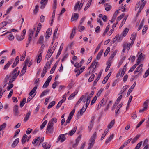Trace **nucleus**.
Listing matches in <instances>:
<instances>
[{
	"label": "nucleus",
	"instance_id": "f8f14e48",
	"mask_svg": "<svg viewBox=\"0 0 149 149\" xmlns=\"http://www.w3.org/2000/svg\"><path fill=\"white\" fill-rule=\"evenodd\" d=\"M48 0H41L40 1V4L41 5L40 8L41 9H44L47 4Z\"/></svg>",
	"mask_w": 149,
	"mask_h": 149
},
{
	"label": "nucleus",
	"instance_id": "f257e3e1",
	"mask_svg": "<svg viewBox=\"0 0 149 149\" xmlns=\"http://www.w3.org/2000/svg\"><path fill=\"white\" fill-rule=\"evenodd\" d=\"M18 68H19L17 67L9 75L10 77L13 78L14 79H16L17 78L20 73L19 70L17 72Z\"/></svg>",
	"mask_w": 149,
	"mask_h": 149
},
{
	"label": "nucleus",
	"instance_id": "393cba45",
	"mask_svg": "<svg viewBox=\"0 0 149 149\" xmlns=\"http://www.w3.org/2000/svg\"><path fill=\"white\" fill-rule=\"evenodd\" d=\"M63 43H62L60 46V48L59 49V50L58 51V52L56 56V58H57V57H58L59 55L60 54L61 51H62L63 47Z\"/></svg>",
	"mask_w": 149,
	"mask_h": 149
},
{
	"label": "nucleus",
	"instance_id": "7c9ffc66",
	"mask_svg": "<svg viewBox=\"0 0 149 149\" xmlns=\"http://www.w3.org/2000/svg\"><path fill=\"white\" fill-rule=\"evenodd\" d=\"M109 131V129L107 128L105 129V131L104 133L102 135V136L101 138V140H102L105 137V136L107 134V133Z\"/></svg>",
	"mask_w": 149,
	"mask_h": 149
},
{
	"label": "nucleus",
	"instance_id": "412c9836",
	"mask_svg": "<svg viewBox=\"0 0 149 149\" xmlns=\"http://www.w3.org/2000/svg\"><path fill=\"white\" fill-rule=\"evenodd\" d=\"M81 138V135H79L78 137L76 139L75 143L73 145V147L76 146L79 143Z\"/></svg>",
	"mask_w": 149,
	"mask_h": 149
},
{
	"label": "nucleus",
	"instance_id": "de8ad7c7",
	"mask_svg": "<svg viewBox=\"0 0 149 149\" xmlns=\"http://www.w3.org/2000/svg\"><path fill=\"white\" fill-rule=\"evenodd\" d=\"M26 101V98H24L23 99V100L21 102L20 104L21 107H22L24 106L25 104Z\"/></svg>",
	"mask_w": 149,
	"mask_h": 149
},
{
	"label": "nucleus",
	"instance_id": "5fc2aeb1",
	"mask_svg": "<svg viewBox=\"0 0 149 149\" xmlns=\"http://www.w3.org/2000/svg\"><path fill=\"white\" fill-rule=\"evenodd\" d=\"M13 8V7L12 6H11L7 10L6 12V13L5 14L3 15V16L4 17L5 16H6L7 15L10 13V12L11 11L12 9Z\"/></svg>",
	"mask_w": 149,
	"mask_h": 149
},
{
	"label": "nucleus",
	"instance_id": "aec40b11",
	"mask_svg": "<svg viewBox=\"0 0 149 149\" xmlns=\"http://www.w3.org/2000/svg\"><path fill=\"white\" fill-rule=\"evenodd\" d=\"M115 120H112L110 123L108 124L107 126V129H111L113 126L115 124Z\"/></svg>",
	"mask_w": 149,
	"mask_h": 149
},
{
	"label": "nucleus",
	"instance_id": "a211bd4d",
	"mask_svg": "<svg viewBox=\"0 0 149 149\" xmlns=\"http://www.w3.org/2000/svg\"><path fill=\"white\" fill-rule=\"evenodd\" d=\"M13 61V60H11L9 61L8 63L5 65L3 68L4 70L7 69L9 67L10 65L12 63Z\"/></svg>",
	"mask_w": 149,
	"mask_h": 149
},
{
	"label": "nucleus",
	"instance_id": "e433bc0d",
	"mask_svg": "<svg viewBox=\"0 0 149 149\" xmlns=\"http://www.w3.org/2000/svg\"><path fill=\"white\" fill-rule=\"evenodd\" d=\"M10 77L9 75H7L6 76V78L5 79L4 81V85H3V88L5 87V86L6 85V84H7V82L8 81V79Z\"/></svg>",
	"mask_w": 149,
	"mask_h": 149
},
{
	"label": "nucleus",
	"instance_id": "c756f323",
	"mask_svg": "<svg viewBox=\"0 0 149 149\" xmlns=\"http://www.w3.org/2000/svg\"><path fill=\"white\" fill-rule=\"evenodd\" d=\"M129 30V28H125L124 30L123 33H122L121 35H122L123 37L125 36Z\"/></svg>",
	"mask_w": 149,
	"mask_h": 149
},
{
	"label": "nucleus",
	"instance_id": "ea45409f",
	"mask_svg": "<svg viewBox=\"0 0 149 149\" xmlns=\"http://www.w3.org/2000/svg\"><path fill=\"white\" fill-rule=\"evenodd\" d=\"M140 135H137L134 138H133L132 141V143H134L139 138Z\"/></svg>",
	"mask_w": 149,
	"mask_h": 149
},
{
	"label": "nucleus",
	"instance_id": "f704fd0d",
	"mask_svg": "<svg viewBox=\"0 0 149 149\" xmlns=\"http://www.w3.org/2000/svg\"><path fill=\"white\" fill-rule=\"evenodd\" d=\"M16 38L18 41H21L24 39V36H23V35H21L20 36L17 35Z\"/></svg>",
	"mask_w": 149,
	"mask_h": 149
},
{
	"label": "nucleus",
	"instance_id": "9d476101",
	"mask_svg": "<svg viewBox=\"0 0 149 149\" xmlns=\"http://www.w3.org/2000/svg\"><path fill=\"white\" fill-rule=\"evenodd\" d=\"M35 30V28H33L32 29H29V37L28 38L30 39H31L33 36V33Z\"/></svg>",
	"mask_w": 149,
	"mask_h": 149
},
{
	"label": "nucleus",
	"instance_id": "4be33fe9",
	"mask_svg": "<svg viewBox=\"0 0 149 149\" xmlns=\"http://www.w3.org/2000/svg\"><path fill=\"white\" fill-rule=\"evenodd\" d=\"M133 44H132V42H131V43H126L124 45L123 47H124V48H125L127 49H128V50H129L130 48V46H132Z\"/></svg>",
	"mask_w": 149,
	"mask_h": 149
},
{
	"label": "nucleus",
	"instance_id": "5701e85b",
	"mask_svg": "<svg viewBox=\"0 0 149 149\" xmlns=\"http://www.w3.org/2000/svg\"><path fill=\"white\" fill-rule=\"evenodd\" d=\"M114 137L113 134H112L109 136V137L108 138L106 141L105 142V144H107L109 143L112 140V139H113Z\"/></svg>",
	"mask_w": 149,
	"mask_h": 149
},
{
	"label": "nucleus",
	"instance_id": "20e7f679",
	"mask_svg": "<svg viewBox=\"0 0 149 149\" xmlns=\"http://www.w3.org/2000/svg\"><path fill=\"white\" fill-rule=\"evenodd\" d=\"M87 107H85L84 106L80 110V111H79L78 113L77 116V119H79L80 117L83 114V113L85 111Z\"/></svg>",
	"mask_w": 149,
	"mask_h": 149
},
{
	"label": "nucleus",
	"instance_id": "dca6fc26",
	"mask_svg": "<svg viewBox=\"0 0 149 149\" xmlns=\"http://www.w3.org/2000/svg\"><path fill=\"white\" fill-rule=\"evenodd\" d=\"M37 55H38V57L37 60V62L38 64L40 62L42 59V53L38 52Z\"/></svg>",
	"mask_w": 149,
	"mask_h": 149
},
{
	"label": "nucleus",
	"instance_id": "58836bf2",
	"mask_svg": "<svg viewBox=\"0 0 149 149\" xmlns=\"http://www.w3.org/2000/svg\"><path fill=\"white\" fill-rule=\"evenodd\" d=\"M117 52V50H115L113 53L111 55L110 57L109 58V60L110 61H112L113 58L114 57L115 55H116Z\"/></svg>",
	"mask_w": 149,
	"mask_h": 149
},
{
	"label": "nucleus",
	"instance_id": "473e14b6",
	"mask_svg": "<svg viewBox=\"0 0 149 149\" xmlns=\"http://www.w3.org/2000/svg\"><path fill=\"white\" fill-rule=\"evenodd\" d=\"M49 91V89H46L43 91L41 93V95L40 96V97H41L44 95L47 94L48 93Z\"/></svg>",
	"mask_w": 149,
	"mask_h": 149
},
{
	"label": "nucleus",
	"instance_id": "bf43d9fd",
	"mask_svg": "<svg viewBox=\"0 0 149 149\" xmlns=\"http://www.w3.org/2000/svg\"><path fill=\"white\" fill-rule=\"evenodd\" d=\"M77 93H74L72 94L68 98V100H71L75 96V95L77 94Z\"/></svg>",
	"mask_w": 149,
	"mask_h": 149
},
{
	"label": "nucleus",
	"instance_id": "37998d69",
	"mask_svg": "<svg viewBox=\"0 0 149 149\" xmlns=\"http://www.w3.org/2000/svg\"><path fill=\"white\" fill-rule=\"evenodd\" d=\"M56 102L55 101H52L49 104L47 108L48 109H49L51 108L55 104Z\"/></svg>",
	"mask_w": 149,
	"mask_h": 149
},
{
	"label": "nucleus",
	"instance_id": "680f3d73",
	"mask_svg": "<svg viewBox=\"0 0 149 149\" xmlns=\"http://www.w3.org/2000/svg\"><path fill=\"white\" fill-rule=\"evenodd\" d=\"M110 48L108 47L107 48L104 53V56H106L108 54L109 52L110 51Z\"/></svg>",
	"mask_w": 149,
	"mask_h": 149
},
{
	"label": "nucleus",
	"instance_id": "603ef678",
	"mask_svg": "<svg viewBox=\"0 0 149 149\" xmlns=\"http://www.w3.org/2000/svg\"><path fill=\"white\" fill-rule=\"evenodd\" d=\"M75 109H73L72 110L70 113L69 115V116L68 117L71 118H72L73 115H74V114L75 113Z\"/></svg>",
	"mask_w": 149,
	"mask_h": 149
},
{
	"label": "nucleus",
	"instance_id": "9b49d317",
	"mask_svg": "<svg viewBox=\"0 0 149 149\" xmlns=\"http://www.w3.org/2000/svg\"><path fill=\"white\" fill-rule=\"evenodd\" d=\"M82 6L83 4L81 5V6L80 7L81 4H80V2H77L76 3L74 6V10L76 11L78 9H79V10L81 9V8H82Z\"/></svg>",
	"mask_w": 149,
	"mask_h": 149
},
{
	"label": "nucleus",
	"instance_id": "72a5a7b5",
	"mask_svg": "<svg viewBox=\"0 0 149 149\" xmlns=\"http://www.w3.org/2000/svg\"><path fill=\"white\" fill-rule=\"evenodd\" d=\"M37 88L36 86L34 87L29 93L30 96H32L34 93H36V90Z\"/></svg>",
	"mask_w": 149,
	"mask_h": 149
},
{
	"label": "nucleus",
	"instance_id": "49530a36",
	"mask_svg": "<svg viewBox=\"0 0 149 149\" xmlns=\"http://www.w3.org/2000/svg\"><path fill=\"white\" fill-rule=\"evenodd\" d=\"M47 122V120H45L43 123L41 124L40 127V129H43L45 127V125L46 124Z\"/></svg>",
	"mask_w": 149,
	"mask_h": 149
},
{
	"label": "nucleus",
	"instance_id": "bb28decb",
	"mask_svg": "<svg viewBox=\"0 0 149 149\" xmlns=\"http://www.w3.org/2000/svg\"><path fill=\"white\" fill-rule=\"evenodd\" d=\"M104 6L105 7V10L107 11L109 10L111 8V6L109 3L105 4Z\"/></svg>",
	"mask_w": 149,
	"mask_h": 149
},
{
	"label": "nucleus",
	"instance_id": "e2e57ef3",
	"mask_svg": "<svg viewBox=\"0 0 149 149\" xmlns=\"http://www.w3.org/2000/svg\"><path fill=\"white\" fill-rule=\"evenodd\" d=\"M145 119H143L141 121H140L139 123L137 125L136 128H138L142 124V123L145 121Z\"/></svg>",
	"mask_w": 149,
	"mask_h": 149
},
{
	"label": "nucleus",
	"instance_id": "c9c22d12",
	"mask_svg": "<svg viewBox=\"0 0 149 149\" xmlns=\"http://www.w3.org/2000/svg\"><path fill=\"white\" fill-rule=\"evenodd\" d=\"M19 141V138L16 139L13 142V143L12 144V146L13 147H15Z\"/></svg>",
	"mask_w": 149,
	"mask_h": 149
},
{
	"label": "nucleus",
	"instance_id": "0eeeda50",
	"mask_svg": "<svg viewBox=\"0 0 149 149\" xmlns=\"http://www.w3.org/2000/svg\"><path fill=\"white\" fill-rule=\"evenodd\" d=\"M53 52H54L51 50V46H50L48 50L45 58H47V59H49L53 54Z\"/></svg>",
	"mask_w": 149,
	"mask_h": 149
},
{
	"label": "nucleus",
	"instance_id": "8fccbe9b",
	"mask_svg": "<svg viewBox=\"0 0 149 149\" xmlns=\"http://www.w3.org/2000/svg\"><path fill=\"white\" fill-rule=\"evenodd\" d=\"M52 63L51 61L49 63V62H47L46 64L45 65V66L44 68L45 67V69L46 70H47L48 68H49L50 66Z\"/></svg>",
	"mask_w": 149,
	"mask_h": 149
},
{
	"label": "nucleus",
	"instance_id": "6e6552de",
	"mask_svg": "<svg viewBox=\"0 0 149 149\" xmlns=\"http://www.w3.org/2000/svg\"><path fill=\"white\" fill-rule=\"evenodd\" d=\"M13 111L14 114L15 116H18L19 114L18 110V106L17 105H16L14 106Z\"/></svg>",
	"mask_w": 149,
	"mask_h": 149
},
{
	"label": "nucleus",
	"instance_id": "2eb2a0df",
	"mask_svg": "<svg viewBox=\"0 0 149 149\" xmlns=\"http://www.w3.org/2000/svg\"><path fill=\"white\" fill-rule=\"evenodd\" d=\"M95 142V140L94 139H93V138H91L89 143V146L88 149H91V148H92V147L93 146V145L94 144Z\"/></svg>",
	"mask_w": 149,
	"mask_h": 149
},
{
	"label": "nucleus",
	"instance_id": "0e129e2a",
	"mask_svg": "<svg viewBox=\"0 0 149 149\" xmlns=\"http://www.w3.org/2000/svg\"><path fill=\"white\" fill-rule=\"evenodd\" d=\"M6 126V123H3L2 125H0V131L5 128Z\"/></svg>",
	"mask_w": 149,
	"mask_h": 149
},
{
	"label": "nucleus",
	"instance_id": "2f4dec72",
	"mask_svg": "<svg viewBox=\"0 0 149 149\" xmlns=\"http://www.w3.org/2000/svg\"><path fill=\"white\" fill-rule=\"evenodd\" d=\"M77 128V127H74L71 131H70L69 135L70 136L72 135L76 132Z\"/></svg>",
	"mask_w": 149,
	"mask_h": 149
},
{
	"label": "nucleus",
	"instance_id": "09e8293b",
	"mask_svg": "<svg viewBox=\"0 0 149 149\" xmlns=\"http://www.w3.org/2000/svg\"><path fill=\"white\" fill-rule=\"evenodd\" d=\"M26 51H25L23 53V54L22 55L20 59L21 61H22L24 60L26 55Z\"/></svg>",
	"mask_w": 149,
	"mask_h": 149
},
{
	"label": "nucleus",
	"instance_id": "774afa93",
	"mask_svg": "<svg viewBox=\"0 0 149 149\" xmlns=\"http://www.w3.org/2000/svg\"><path fill=\"white\" fill-rule=\"evenodd\" d=\"M97 99V97L96 96H95L94 97L93 99H92L91 103V105H93Z\"/></svg>",
	"mask_w": 149,
	"mask_h": 149
},
{
	"label": "nucleus",
	"instance_id": "4468645a",
	"mask_svg": "<svg viewBox=\"0 0 149 149\" xmlns=\"http://www.w3.org/2000/svg\"><path fill=\"white\" fill-rule=\"evenodd\" d=\"M57 121V119L56 118H52L49 122L48 125L53 126L54 122L56 123Z\"/></svg>",
	"mask_w": 149,
	"mask_h": 149
},
{
	"label": "nucleus",
	"instance_id": "cd10ccee",
	"mask_svg": "<svg viewBox=\"0 0 149 149\" xmlns=\"http://www.w3.org/2000/svg\"><path fill=\"white\" fill-rule=\"evenodd\" d=\"M132 138H130L128 140L126 141L124 143L123 145H122L120 147V148H123L124 147L126 146L130 142V141L131 140Z\"/></svg>",
	"mask_w": 149,
	"mask_h": 149
},
{
	"label": "nucleus",
	"instance_id": "4d7b16f0",
	"mask_svg": "<svg viewBox=\"0 0 149 149\" xmlns=\"http://www.w3.org/2000/svg\"><path fill=\"white\" fill-rule=\"evenodd\" d=\"M95 76V75L94 74H93L88 79V82H91L94 79Z\"/></svg>",
	"mask_w": 149,
	"mask_h": 149
},
{
	"label": "nucleus",
	"instance_id": "a878e982",
	"mask_svg": "<svg viewBox=\"0 0 149 149\" xmlns=\"http://www.w3.org/2000/svg\"><path fill=\"white\" fill-rule=\"evenodd\" d=\"M103 50H101L98 53V54H97L96 57V59L97 60H99L100 58H101V57L102 55V53L103 52Z\"/></svg>",
	"mask_w": 149,
	"mask_h": 149
},
{
	"label": "nucleus",
	"instance_id": "f03ea898",
	"mask_svg": "<svg viewBox=\"0 0 149 149\" xmlns=\"http://www.w3.org/2000/svg\"><path fill=\"white\" fill-rule=\"evenodd\" d=\"M30 58L29 57H28L26 59L25 61V65L24 66L22 69L21 71V73L22 74H20V76H21L24 74L25 73L26 70V66L27 64L29 61Z\"/></svg>",
	"mask_w": 149,
	"mask_h": 149
},
{
	"label": "nucleus",
	"instance_id": "b1692460",
	"mask_svg": "<svg viewBox=\"0 0 149 149\" xmlns=\"http://www.w3.org/2000/svg\"><path fill=\"white\" fill-rule=\"evenodd\" d=\"M31 113V112L29 111L28 112V113L26 114V115L25 116V117L24 119V122H26L29 119V116L30 115Z\"/></svg>",
	"mask_w": 149,
	"mask_h": 149
},
{
	"label": "nucleus",
	"instance_id": "13d9d810",
	"mask_svg": "<svg viewBox=\"0 0 149 149\" xmlns=\"http://www.w3.org/2000/svg\"><path fill=\"white\" fill-rule=\"evenodd\" d=\"M49 82L47 81H46L45 82L42 88H46L49 85Z\"/></svg>",
	"mask_w": 149,
	"mask_h": 149
},
{
	"label": "nucleus",
	"instance_id": "a18cd8bd",
	"mask_svg": "<svg viewBox=\"0 0 149 149\" xmlns=\"http://www.w3.org/2000/svg\"><path fill=\"white\" fill-rule=\"evenodd\" d=\"M85 67L84 66L76 74V77H78L81 73L83 71V70L85 69Z\"/></svg>",
	"mask_w": 149,
	"mask_h": 149
},
{
	"label": "nucleus",
	"instance_id": "1a4fd4ad",
	"mask_svg": "<svg viewBox=\"0 0 149 149\" xmlns=\"http://www.w3.org/2000/svg\"><path fill=\"white\" fill-rule=\"evenodd\" d=\"M79 17V14L77 13H73L72 14L71 20L73 21L74 20L77 21Z\"/></svg>",
	"mask_w": 149,
	"mask_h": 149
},
{
	"label": "nucleus",
	"instance_id": "39448f33",
	"mask_svg": "<svg viewBox=\"0 0 149 149\" xmlns=\"http://www.w3.org/2000/svg\"><path fill=\"white\" fill-rule=\"evenodd\" d=\"M65 139V135L64 134H61L59 136L57 139L56 142L57 143L59 141L61 142H63Z\"/></svg>",
	"mask_w": 149,
	"mask_h": 149
},
{
	"label": "nucleus",
	"instance_id": "338daca9",
	"mask_svg": "<svg viewBox=\"0 0 149 149\" xmlns=\"http://www.w3.org/2000/svg\"><path fill=\"white\" fill-rule=\"evenodd\" d=\"M149 75V68L146 71L144 76V78L146 77Z\"/></svg>",
	"mask_w": 149,
	"mask_h": 149
},
{
	"label": "nucleus",
	"instance_id": "79ce46f5",
	"mask_svg": "<svg viewBox=\"0 0 149 149\" xmlns=\"http://www.w3.org/2000/svg\"><path fill=\"white\" fill-rule=\"evenodd\" d=\"M47 71V70H46L45 67L42 70V72L41 73V77L43 78L45 76Z\"/></svg>",
	"mask_w": 149,
	"mask_h": 149
},
{
	"label": "nucleus",
	"instance_id": "69168bd1",
	"mask_svg": "<svg viewBox=\"0 0 149 149\" xmlns=\"http://www.w3.org/2000/svg\"><path fill=\"white\" fill-rule=\"evenodd\" d=\"M119 10H118L115 12V13L113 15V18H114V20L115 19V18H116V17L117 15V14L119 13Z\"/></svg>",
	"mask_w": 149,
	"mask_h": 149
},
{
	"label": "nucleus",
	"instance_id": "a19ab883",
	"mask_svg": "<svg viewBox=\"0 0 149 149\" xmlns=\"http://www.w3.org/2000/svg\"><path fill=\"white\" fill-rule=\"evenodd\" d=\"M84 95H83L79 99V100L77 102L75 106V107L77 106L80 103L81 101L83 100V99L84 98Z\"/></svg>",
	"mask_w": 149,
	"mask_h": 149
},
{
	"label": "nucleus",
	"instance_id": "4c0bfd02",
	"mask_svg": "<svg viewBox=\"0 0 149 149\" xmlns=\"http://www.w3.org/2000/svg\"><path fill=\"white\" fill-rule=\"evenodd\" d=\"M44 37L43 36H40L39 38L38 43L40 44H42L43 42Z\"/></svg>",
	"mask_w": 149,
	"mask_h": 149
},
{
	"label": "nucleus",
	"instance_id": "6ab92c4d",
	"mask_svg": "<svg viewBox=\"0 0 149 149\" xmlns=\"http://www.w3.org/2000/svg\"><path fill=\"white\" fill-rule=\"evenodd\" d=\"M42 146L44 149H49L51 145L50 144H48V145L47 142H45L42 144Z\"/></svg>",
	"mask_w": 149,
	"mask_h": 149
},
{
	"label": "nucleus",
	"instance_id": "c03bdc74",
	"mask_svg": "<svg viewBox=\"0 0 149 149\" xmlns=\"http://www.w3.org/2000/svg\"><path fill=\"white\" fill-rule=\"evenodd\" d=\"M27 137V136L26 135L24 134V135L22 140V144L25 143Z\"/></svg>",
	"mask_w": 149,
	"mask_h": 149
},
{
	"label": "nucleus",
	"instance_id": "f3484780",
	"mask_svg": "<svg viewBox=\"0 0 149 149\" xmlns=\"http://www.w3.org/2000/svg\"><path fill=\"white\" fill-rule=\"evenodd\" d=\"M40 138L39 137H36L35 139L33 140L32 141V144L35 146H36L38 145V143L39 141Z\"/></svg>",
	"mask_w": 149,
	"mask_h": 149
},
{
	"label": "nucleus",
	"instance_id": "6e6d98bb",
	"mask_svg": "<svg viewBox=\"0 0 149 149\" xmlns=\"http://www.w3.org/2000/svg\"><path fill=\"white\" fill-rule=\"evenodd\" d=\"M149 103V99L147 100L144 103L143 106L144 107H147V108H148V103Z\"/></svg>",
	"mask_w": 149,
	"mask_h": 149
},
{
	"label": "nucleus",
	"instance_id": "c85d7f7f",
	"mask_svg": "<svg viewBox=\"0 0 149 149\" xmlns=\"http://www.w3.org/2000/svg\"><path fill=\"white\" fill-rule=\"evenodd\" d=\"M76 29V28L75 27H74L72 31L70 37V39H72L73 38L75 33Z\"/></svg>",
	"mask_w": 149,
	"mask_h": 149
},
{
	"label": "nucleus",
	"instance_id": "052dcab7",
	"mask_svg": "<svg viewBox=\"0 0 149 149\" xmlns=\"http://www.w3.org/2000/svg\"><path fill=\"white\" fill-rule=\"evenodd\" d=\"M44 47H45L44 45V44L42 45L40 48V49H39V51H38V52L41 53H42L43 52V49H44Z\"/></svg>",
	"mask_w": 149,
	"mask_h": 149
},
{
	"label": "nucleus",
	"instance_id": "ddd939ff",
	"mask_svg": "<svg viewBox=\"0 0 149 149\" xmlns=\"http://www.w3.org/2000/svg\"><path fill=\"white\" fill-rule=\"evenodd\" d=\"M137 35L136 33L134 32L132 33L131 35V37L130 39L132 40V44H133L136 39V37Z\"/></svg>",
	"mask_w": 149,
	"mask_h": 149
},
{
	"label": "nucleus",
	"instance_id": "864d4df0",
	"mask_svg": "<svg viewBox=\"0 0 149 149\" xmlns=\"http://www.w3.org/2000/svg\"><path fill=\"white\" fill-rule=\"evenodd\" d=\"M142 141H141L138 143L135 147L134 149H139V148L141 146L142 144Z\"/></svg>",
	"mask_w": 149,
	"mask_h": 149
},
{
	"label": "nucleus",
	"instance_id": "3c124183",
	"mask_svg": "<svg viewBox=\"0 0 149 149\" xmlns=\"http://www.w3.org/2000/svg\"><path fill=\"white\" fill-rule=\"evenodd\" d=\"M105 105V102L104 99H103L99 102V106L101 107L102 105Z\"/></svg>",
	"mask_w": 149,
	"mask_h": 149
},
{
	"label": "nucleus",
	"instance_id": "7ed1b4c3",
	"mask_svg": "<svg viewBox=\"0 0 149 149\" xmlns=\"http://www.w3.org/2000/svg\"><path fill=\"white\" fill-rule=\"evenodd\" d=\"M143 66V65L142 64H141L139 66L137 67L135 71L134 72V73L136 74V72H139L138 73V75H141L142 71V70H141L142 69Z\"/></svg>",
	"mask_w": 149,
	"mask_h": 149
},
{
	"label": "nucleus",
	"instance_id": "423d86ee",
	"mask_svg": "<svg viewBox=\"0 0 149 149\" xmlns=\"http://www.w3.org/2000/svg\"><path fill=\"white\" fill-rule=\"evenodd\" d=\"M53 132V126L48 124L46 131L47 133L52 134Z\"/></svg>",
	"mask_w": 149,
	"mask_h": 149
}]
</instances>
